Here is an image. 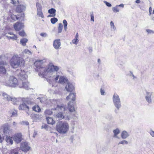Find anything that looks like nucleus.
<instances>
[{"instance_id": "f257e3e1", "label": "nucleus", "mask_w": 154, "mask_h": 154, "mask_svg": "<svg viewBox=\"0 0 154 154\" xmlns=\"http://www.w3.org/2000/svg\"><path fill=\"white\" fill-rule=\"evenodd\" d=\"M60 69L58 66L54 65L52 63H49L45 67L43 73L42 77H44L47 76L49 78H52L53 79H54L55 81H57L59 77L58 75H57L55 77L56 75L57 74V72Z\"/></svg>"}, {"instance_id": "f03ea898", "label": "nucleus", "mask_w": 154, "mask_h": 154, "mask_svg": "<svg viewBox=\"0 0 154 154\" xmlns=\"http://www.w3.org/2000/svg\"><path fill=\"white\" fill-rule=\"evenodd\" d=\"M62 100L57 99L54 100L52 102L54 104L56 103L57 105L56 107L53 109L57 110L59 112L56 114V116L57 118H58L59 119H65L66 120H70L72 118V117L70 116H66V117H65L64 115V113L67 110L68 108L65 107L64 104L62 103Z\"/></svg>"}, {"instance_id": "7ed1b4c3", "label": "nucleus", "mask_w": 154, "mask_h": 154, "mask_svg": "<svg viewBox=\"0 0 154 154\" xmlns=\"http://www.w3.org/2000/svg\"><path fill=\"white\" fill-rule=\"evenodd\" d=\"M17 74L19 78L20 79L19 87L20 88H23L26 90H28L29 88V83L26 80L27 78V75L26 74L24 71L20 70L19 72L17 71Z\"/></svg>"}, {"instance_id": "20e7f679", "label": "nucleus", "mask_w": 154, "mask_h": 154, "mask_svg": "<svg viewBox=\"0 0 154 154\" xmlns=\"http://www.w3.org/2000/svg\"><path fill=\"white\" fill-rule=\"evenodd\" d=\"M45 61V59L38 60L34 63L35 66L36 67V69H35L36 71L39 72L40 73H38V75L41 77L45 68L44 63Z\"/></svg>"}, {"instance_id": "39448f33", "label": "nucleus", "mask_w": 154, "mask_h": 154, "mask_svg": "<svg viewBox=\"0 0 154 154\" xmlns=\"http://www.w3.org/2000/svg\"><path fill=\"white\" fill-rule=\"evenodd\" d=\"M23 60L19 57L18 55L15 54L13 56L10 61L11 66L14 68L18 67L23 62Z\"/></svg>"}, {"instance_id": "423d86ee", "label": "nucleus", "mask_w": 154, "mask_h": 154, "mask_svg": "<svg viewBox=\"0 0 154 154\" xmlns=\"http://www.w3.org/2000/svg\"><path fill=\"white\" fill-rule=\"evenodd\" d=\"M69 124L66 122H59L56 126L57 131L60 133L64 134L69 130Z\"/></svg>"}, {"instance_id": "0eeeda50", "label": "nucleus", "mask_w": 154, "mask_h": 154, "mask_svg": "<svg viewBox=\"0 0 154 154\" xmlns=\"http://www.w3.org/2000/svg\"><path fill=\"white\" fill-rule=\"evenodd\" d=\"M19 84L20 81L18 82L17 79L13 76H10L8 80L5 83L6 86L13 88L19 86Z\"/></svg>"}, {"instance_id": "6e6552de", "label": "nucleus", "mask_w": 154, "mask_h": 154, "mask_svg": "<svg viewBox=\"0 0 154 154\" xmlns=\"http://www.w3.org/2000/svg\"><path fill=\"white\" fill-rule=\"evenodd\" d=\"M66 99L68 100H70L68 104V109L70 112H73L75 111V108L73 105V102L72 101H74L75 99V95L74 93H70L69 95L66 97Z\"/></svg>"}, {"instance_id": "1a4fd4ad", "label": "nucleus", "mask_w": 154, "mask_h": 154, "mask_svg": "<svg viewBox=\"0 0 154 154\" xmlns=\"http://www.w3.org/2000/svg\"><path fill=\"white\" fill-rule=\"evenodd\" d=\"M112 100L116 108L117 109H115V112L117 113V110H119L121 107V103L120 98L119 95L116 93H115L113 96Z\"/></svg>"}, {"instance_id": "9d476101", "label": "nucleus", "mask_w": 154, "mask_h": 154, "mask_svg": "<svg viewBox=\"0 0 154 154\" xmlns=\"http://www.w3.org/2000/svg\"><path fill=\"white\" fill-rule=\"evenodd\" d=\"M20 148L22 151L26 152L29 150L30 147L28 143L25 142L20 144Z\"/></svg>"}, {"instance_id": "9b49d317", "label": "nucleus", "mask_w": 154, "mask_h": 154, "mask_svg": "<svg viewBox=\"0 0 154 154\" xmlns=\"http://www.w3.org/2000/svg\"><path fill=\"white\" fill-rule=\"evenodd\" d=\"M13 140L17 143L21 142L22 140V135L21 133H17L15 134L13 136Z\"/></svg>"}, {"instance_id": "f8f14e48", "label": "nucleus", "mask_w": 154, "mask_h": 154, "mask_svg": "<svg viewBox=\"0 0 154 154\" xmlns=\"http://www.w3.org/2000/svg\"><path fill=\"white\" fill-rule=\"evenodd\" d=\"M154 96V93L152 92H147L146 93L145 98L146 101L149 103L152 102L151 97Z\"/></svg>"}, {"instance_id": "ddd939ff", "label": "nucleus", "mask_w": 154, "mask_h": 154, "mask_svg": "<svg viewBox=\"0 0 154 154\" xmlns=\"http://www.w3.org/2000/svg\"><path fill=\"white\" fill-rule=\"evenodd\" d=\"M24 25L23 23L17 22L14 25V27L16 31H19L23 28Z\"/></svg>"}, {"instance_id": "4468645a", "label": "nucleus", "mask_w": 154, "mask_h": 154, "mask_svg": "<svg viewBox=\"0 0 154 154\" xmlns=\"http://www.w3.org/2000/svg\"><path fill=\"white\" fill-rule=\"evenodd\" d=\"M65 89L68 92H72L74 90V87L72 83L68 82L65 87Z\"/></svg>"}, {"instance_id": "2eb2a0df", "label": "nucleus", "mask_w": 154, "mask_h": 154, "mask_svg": "<svg viewBox=\"0 0 154 154\" xmlns=\"http://www.w3.org/2000/svg\"><path fill=\"white\" fill-rule=\"evenodd\" d=\"M31 117L33 121L38 122L41 119L42 116L39 114H33L31 115Z\"/></svg>"}, {"instance_id": "dca6fc26", "label": "nucleus", "mask_w": 154, "mask_h": 154, "mask_svg": "<svg viewBox=\"0 0 154 154\" xmlns=\"http://www.w3.org/2000/svg\"><path fill=\"white\" fill-rule=\"evenodd\" d=\"M26 5H18L16 8V11L18 12H22L25 11Z\"/></svg>"}, {"instance_id": "f3484780", "label": "nucleus", "mask_w": 154, "mask_h": 154, "mask_svg": "<svg viewBox=\"0 0 154 154\" xmlns=\"http://www.w3.org/2000/svg\"><path fill=\"white\" fill-rule=\"evenodd\" d=\"M53 45L55 49L56 50L59 49L61 46L60 40L56 39L55 40L54 42Z\"/></svg>"}, {"instance_id": "a211bd4d", "label": "nucleus", "mask_w": 154, "mask_h": 154, "mask_svg": "<svg viewBox=\"0 0 154 154\" xmlns=\"http://www.w3.org/2000/svg\"><path fill=\"white\" fill-rule=\"evenodd\" d=\"M30 108H31L30 106H29L26 104L24 103H23L20 105L19 107V109L20 110H22L27 109L28 110Z\"/></svg>"}, {"instance_id": "6ab92c4d", "label": "nucleus", "mask_w": 154, "mask_h": 154, "mask_svg": "<svg viewBox=\"0 0 154 154\" xmlns=\"http://www.w3.org/2000/svg\"><path fill=\"white\" fill-rule=\"evenodd\" d=\"M13 139L12 137L7 136L5 138V140L8 145H11L13 143Z\"/></svg>"}, {"instance_id": "aec40b11", "label": "nucleus", "mask_w": 154, "mask_h": 154, "mask_svg": "<svg viewBox=\"0 0 154 154\" xmlns=\"http://www.w3.org/2000/svg\"><path fill=\"white\" fill-rule=\"evenodd\" d=\"M3 133L5 135L7 136L11 133V131L9 128L5 127L4 128Z\"/></svg>"}, {"instance_id": "412c9836", "label": "nucleus", "mask_w": 154, "mask_h": 154, "mask_svg": "<svg viewBox=\"0 0 154 154\" xmlns=\"http://www.w3.org/2000/svg\"><path fill=\"white\" fill-rule=\"evenodd\" d=\"M119 7H121L123 8L124 7V5L123 4H121L120 5H117L115 7H113L112 9L114 13H117L119 12V10L118 8Z\"/></svg>"}, {"instance_id": "4be33fe9", "label": "nucleus", "mask_w": 154, "mask_h": 154, "mask_svg": "<svg viewBox=\"0 0 154 154\" xmlns=\"http://www.w3.org/2000/svg\"><path fill=\"white\" fill-rule=\"evenodd\" d=\"M11 19H22L24 18V14H20L18 17H17L16 16L12 14L11 16Z\"/></svg>"}, {"instance_id": "5701e85b", "label": "nucleus", "mask_w": 154, "mask_h": 154, "mask_svg": "<svg viewBox=\"0 0 154 154\" xmlns=\"http://www.w3.org/2000/svg\"><path fill=\"white\" fill-rule=\"evenodd\" d=\"M11 98H11L10 101H11L12 103L14 105L17 104L19 103L20 100V99L19 98H16L13 97H11Z\"/></svg>"}, {"instance_id": "b1692460", "label": "nucleus", "mask_w": 154, "mask_h": 154, "mask_svg": "<svg viewBox=\"0 0 154 154\" xmlns=\"http://www.w3.org/2000/svg\"><path fill=\"white\" fill-rule=\"evenodd\" d=\"M58 82L60 84H63L66 83H67L68 80L66 78L62 76L60 78Z\"/></svg>"}, {"instance_id": "393cba45", "label": "nucleus", "mask_w": 154, "mask_h": 154, "mask_svg": "<svg viewBox=\"0 0 154 154\" xmlns=\"http://www.w3.org/2000/svg\"><path fill=\"white\" fill-rule=\"evenodd\" d=\"M3 97V99L5 100H6L8 101H10V99L11 98V97L7 94L5 92H2L1 93ZM11 99H12V98H11Z\"/></svg>"}, {"instance_id": "a878e982", "label": "nucleus", "mask_w": 154, "mask_h": 154, "mask_svg": "<svg viewBox=\"0 0 154 154\" xmlns=\"http://www.w3.org/2000/svg\"><path fill=\"white\" fill-rule=\"evenodd\" d=\"M129 136V134L126 131H124L122 132L121 137L123 139L126 138Z\"/></svg>"}, {"instance_id": "bb28decb", "label": "nucleus", "mask_w": 154, "mask_h": 154, "mask_svg": "<svg viewBox=\"0 0 154 154\" xmlns=\"http://www.w3.org/2000/svg\"><path fill=\"white\" fill-rule=\"evenodd\" d=\"M46 120L47 123L48 124L53 125L55 123V121L53 120V119L50 117H47Z\"/></svg>"}, {"instance_id": "cd10ccee", "label": "nucleus", "mask_w": 154, "mask_h": 154, "mask_svg": "<svg viewBox=\"0 0 154 154\" xmlns=\"http://www.w3.org/2000/svg\"><path fill=\"white\" fill-rule=\"evenodd\" d=\"M79 35L78 33H77L75 35V39L72 40V43L75 44L77 45L79 42Z\"/></svg>"}, {"instance_id": "c85d7f7f", "label": "nucleus", "mask_w": 154, "mask_h": 154, "mask_svg": "<svg viewBox=\"0 0 154 154\" xmlns=\"http://www.w3.org/2000/svg\"><path fill=\"white\" fill-rule=\"evenodd\" d=\"M53 109L55 108L52 109L51 110L50 109H47L45 111V113L46 115H50L52 114L53 112L52 110H55V109L54 110Z\"/></svg>"}, {"instance_id": "c756f323", "label": "nucleus", "mask_w": 154, "mask_h": 154, "mask_svg": "<svg viewBox=\"0 0 154 154\" xmlns=\"http://www.w3.org/2000/svg\"><path fill=\"white\" fill-rule=\"evenodd\" d=\"M28 41V39L25 38H23L20 39V44L23 46H25L26 43Z\"/></svg>"}, {"instance_id": "7c9ffc66", "label": "nucleus", "mask_w": 154, "mask_h": 154, "mask_svg": "<svg viewBox=\"0 0 154 154\" xmlns=\"http://www.w3.org/2000/svg\"><path fill=\"white\" fill-rule=\"evenodd\" d=\"M10 116L11 117H16L17 116V112L15 110L10 111Z\"/></svg>"}, {"instance_id": "2f4dec72", "label": "nucleus", "mask_w": 154, "mask_h": 154, "mask_svg": "<svg viewBox=\"0 0 154 154\" xmlns=\"http://www.w3.org/2000/svg\"><path fill=\"white\" fill-rule=\"evenodd\" d=\"M8 34L12 35V36H7L9 39H12L13 40H16L17 39V36L13 34L12 33L10 32L8 33Z\"/></svg>"}, {"instance_id": "473e14b6", "label": "nucleus", "mask_w": 154, "mask_h": 154, "mask_svg": "<svg viewBox=\"0 0 154 154\" xmlns=\"http://www.w3.org/2000/svg\"><path fill=\"white\" fill-rule=\"evenodd\" d=\"M56 10L55 9L53 8H52L49 9L48 10V13L50 14H53L54 15H56Z\"/></svg>"}, {"instance_id": "72a5a7b5", "label": "nucleus", "mask_w": 154, "mask_h": 154, "mask_svg": "<svg viewBox=\"0 0 154 154\" xmlns=\"http://www.w3.org/2000/svg\"><path fill=\"white\" fill-rule=\"evenodd\" d=\"M33 110L36 112H39L41 111L40 107L38 105H35L32 108Z\"/></svg>"}, {"instance_id": "f704fd0d", "label": "nucleus", "mask_w": 154, "mask_h": 154, "mask_svg": "<svg viewBox=\"0 0 154 154\" xmlns=\"http://www.w3.org/2000/svg\"><path fill=\"white\" fill-rule=\"evenodd\" d=\"M113 132L114 134V137L116 138H118L117 135L118 134H119L120 133L119 130L117 128L116 129L113 130Z\"/></svg>"}, {"instance_id": "c9c22d12", "label": "nucleus", "mask_w": 154, "mask_h": 154, "mask_svg": "<svg viewBox=\"0 0 154 154\" xmlns=\"http://www.w3.org/2000/svg\"><path fill=\"white\" fill-rule=\"evenodd\" d=\"M110 25L111 26V29L112 30L115 31L116 29V28L113 22L111 21L110 22Z\"/></svg>"}, {"instance_id": "e433bc0d", "label": "nucleus", "mask_w": 154, "mask_h": 154, "mask_svg": "<svg viewBox=\"0 0 154 154\" xmlns=\"http://www.w3.org/2000/svg\"><path fill=\"white\" fill-rule=\"evenodd\" d=\"M63 26L62 23H60L59 24V26L58 29V32L59 33H61L62 31Z\"/></svg>"}, {"instance_id": "4c0bfd02", "label": "nucleus", "mask_w": 154, "mask_h": 154, "mask_svg": "<svg viewBox=\"0 0 154 154\" xmlns=\"http://www.w3.org/2000/svg\"><path fill=\"white\" fill-rule=\"evenodd\" d=\"M18 33L19 35L22 37H25L26 36V33L23 30L19 32Z\"/></svg>"}, {"instance_id": "58836bf2", "label": "nucleus", "mask_w": 154, "mask_h": 154, "mask_svg": "<svg viewBox=\"0 0 154 154\" xmlns=\"http://www.w3.org/2000/svg\"><path fill=\"white\" fill-rule=\"evenodd\" d=\"M36 7L37 11H41L42 10V7L41 5L39 3H38L36 4Z\"/></svg>"}, {"instance_id": "ea45409f", "label": "nucleus", "mask_w": 154, "mask_h": 154, "mask_svg": "<svg viewBox=\"0 0 154 154\" xmlns=\"http://www.w3.org/2000/svg\"><path fill=\"white\" fill-rule=\"evenodd\" d=\"M37 15L39 17H40L41 18H44V16L42 11H37Z\"/></svg>"}, {"instance_id": "a19ab883", "label": "nucleus", "mask_w": 154, "mask_h": 154, "mask_svg": "<svg viewBox=\"0 0 154 154\" xmlns=\"http://www.w3.org/2000/svg\"><path fill=\"white\" fill-rule=\"evenodd\" d=\"M22 53L24 54H28L31 55L32 54L31 52L29 50L27 49H25L22 52Z\"/></svg>"}, {"instance_id": "79ce46f5", "label": "nucleus", "mask_w": 154, "mask_h": 154, "mask_svg": "<svg viewBox=\"0 0 154 154\" xmlns=\"http://www.w3.org/2000/svg\"><path fill=\"white\" fill-rule=\"evenodd\" d=\"M63 23L64 24V28L65 31L67 29V22L66 21V20H63Z\"/></svg>"}, {"instance_id": "37998d69", "label": "nucleus", "mask_w": 154, "mask_h": 154, "mask_svg": "<svg viewBox=\"0 0 154 154\" xmlns=\"http://www.w3.org/2000/svg\"><path fill=\"white\" fill-rule=\"evenodd\" d=\"M128 143V142L127 141L125 140H122V141H121V142H119V143L118 144H119V145L120 144H122L123 145L127 144Z\"/></svg>"}, {"instance_id": "c03bdc74", "label": "nucleus", "mask_w": 154, "mask_h": 154, "mask_svg": "<svg viewBox=\"0 0 154 154\" xmlns=\"http://www.w3.org/2000/svg\"><path fill=\"white\" fill-rule=\"evenodd\" d=\"M42 128L48 130V126L46 124H43L42 126Z\"/></svg>"}, {"instance_id": "a18cd8bd", "label": "nucleus", "mask_w": 154, "mask_h": 154, "mask_svg": "<svg viewBox=\"0 0 154 154\" xmlns=\"http://www.w3.org/2000/svg\"><path fill=\"white\" fill-rule=\"evenodd\" d=\"M146 32L148 33L149 34H154V31L153 30H150L149 29H146Z\"/></svg>"}, {"instance_id": "49530a36", "label": "nucleus", "mask_w": 154, "mask_h": 154, "mask_svg": "<svg viewBox=\"0 0 154 154\" xmlns=\"http://www.w3.org/2000/svg\"><path fill=\"white\" fill-rule=\"evenodd\" d=\"M11 154H18V152L16 149H13L11 150Z\"/></svg>"}, {"instance_id": "de8ad7c7", "label": "nucleus", "mask_w": 154, "mask_h": 154, "mask_svg": "<svg viewBox=\"0 0 154 154\" xmlns=\"http://www.w3.org/2000/svg\"><path fill=\"white\" fill-rule=\"evenodd\" d=\"M34 104V103L30 101H27V105L31 107V105H33Z\"/></svg>"}, {"instance_id": "09e8293b", "label": "nucleus", "mask_w": 154, "mask_h": 154, "mask_svg": "<svg viewBox=\"0 0 154 154\" xmlns=\"http://www.w3.org/2000/svg\"><path fill=\"white\" fill-rule=\"evenodd\" d=\"M55 15H54L53 14H50L48 15L47 16L48 18H49V17H53L51 19H57V18L55 17H54L55 16Z\"/></svg>"}, {"instance_id": "8fccbe9b", "label": "nucleus", "mask_w": 154, "mask_h": 154, "mask_svg": "<svg viewBox=\"0 0 154 154\" xmlns=\"http://www.w3.org/2000/svg\"><path fill=\"white\" fill-rule=\"evenodd\" d=\"M20 123L21 125H28L29 124V123L27 121H22Z\"/></svg>"}, {"instance_id": "3c124183", "label": "nucleus", "mask_w": 154, "mask_h": 154, "mask_svg": "<svg viewBox=\"0 0 154 154\" xmlns=\"http://www.w3.org/2000/svg\"><path fill=\"white\" fill-rule=\"evenodd\" d=\"M40 35L42 37H46L48 36V35L46 33L42 32L40 34Z\"/></svg>"}, {"instance_id": "603ef678", "label": "nucleus", "mask_w": 154, "mask_h": 154, "mask_svg": "<svg viewBox=\"0 0 154 154\" xmlns=\"http://www.w3.org/2000/svg\"><path fill=\"white\" fill-rule=\"evenodd\" d=\"M104 3L108 7H111L112 6L111 4L109 3L106 2V1H104Z\"/></svg>"}, {"instance_id": "864d4df0", "label": "nucleus", "mask_w": 154, "mask_h": 154, "mask_svg": "<svg viewBox=\"0 0 154 154\" xmlns=\"http://www.w3.org/2000/svg\"><path fill=\"white\" fill-rule=\"evenodd\" d=\"M11 3L13 4H16L17 2H18V0H11Z\"/></svg>"}, {"instance_id": "5fc2aeb1", "label": "nucleus", "mask_w": 154, "mask_h": 154, "mask_svg": "<svg viewBox=\"0 0 154 154\" xmlns=\"http://www.w3.org/2000/svg\"><path fill=\"white\" fill-rule=\"evenodd\" d=\"M151 135L154 137V131H151L149 132Z\"/></svg>"}, {"instance_id": "6e6d98bb", "label": "nucleus", "mask_w": 154, "mask_h": 154, "mask_svg": "<svg viewBox=\"0 0 154 154\" xmlns=\"http://www.w3.org/2000/svg\"><path fill=\"white\" fill-rule=\"evenodd\" d=\"M57 20H51V23L53 24L57 22Z\"/></svg>"}, {"instance_id": "4d7b16f0", "label": "nucleus", "mask_w": 154, "mask_h": 154, "mask_svg": "<svg viewBox=\"0 0 154 154\" xmlns=\"http://www.w3.org/2000/svg\"><path fill=\"white\" fill-rule=\"evenodd\" d=\"M100 93L102 95H104L105 92L104 90H102V89H100Z\"/></svg>"}, {"instance_id": "13d9d810", "label": "nucleus", "mask_w": 154, "mask_h": 154, "mask_svg": "<svg viewBox=\"0 0 154 154\" xmlns=\"http://www.w3.org/2000/svg\"><path fill=\"white\" fill-rule=\"evenodd\" d=\"M152 10V8L151 7H150L149 8V11L150 14H151V11Z\"/></svg>"}, {"instance_id": "bf43d9fd", "label": "nucleus", "mask_w": 154, "mask_h": 154, "mask_svg": "<svg viewBox=\"0 0 154 154\" xmlns=\"http://www.w3.org/2000/svg\"><path fill=\"white\" fill-rule=\"evenodd\" d=\"M3 140V138L2 137L1 134H0V143H1L2 142Z\"/></svg>"}, {"instance_id": "052dcab7", "label": "nucleus", "mask_w": 154, "mask_h": 154, "mask_svg": "<svg viewBox=\"0 0 154 154\" xmlns=\"http://www.w3.org/2000/svg\"><path fill=\"white\" fill-rule=\"evenodd\" d=\"M135 2L136 3L138 4L140 2V0H137Z\"/></svg>"}, {"instance_id": "680f3d73", "label": "nucleus", "mask_w": 154, "mask_h": 154, "mask_svg": "<svg viewBox=\"0 0 154 154\" xmlns=\"http://www.w3.org/2000/svg\"><path fill=\"white\" fill-rule=\"evenodd\" d=\"M131 75L133 77V79H134L135 78L134 75L132 73V72H131Z\"/></svg>"}, {"instance_id": "e2e57ef3", "label": "nucleus", "mask_w": 154, "mask_h": 154, "mask_svg": "<svg viewBox=\"0 0 154 154\" xmlns=\"http://www.w3.org/2000/svg\"><path fill=\"white\" fill-rule=\"evenodd\" d=\"M17 123H16L15 122H14L13 123V125L14 126H15L17 125Z\"/></svg>"}, {"instance_id": "0e129e2a", "label": "nucleus", "mask_w": 154, "mask_h": 154, "mask_svg": "<svg viewBox=\"0 0 154 154\" xmlns=\"http://www.w3.org/2000/svg\"><path fill=\"white\" fill-rule=\"evenodd\" d=\"M94 16L93 15H91V19H94Z\"/></svg>"}, {"instance_id": "69168bd1", "label": "nucleus", "mask_w": 154, "mask_h": 154, "mask_svg": "<svg viewBox=\"0 0 154 154\" xmlns=\"http://www.w3.org/2000/svg\"><path fill=\"white\" fill-rule=\"evenodd\" d=\"M97 61H98V63H100V59H98Z\"/></svg>"}, {"instance_id": "338daca9", "label": "nucleus", "mask_w": 154, "mask_h": 154, "mask_svg": "<svg viewBox=\"0 0 154 154\" xmlns=\"http://www.w3.org/2000/svg\"><path fill=\"white\" fill-rule=\"evenodd\" d=\"M33 47H34L35 48H36V46H35V45H34L33 46Z\"/></svg>"}, {"instance_id": "774afa93", "label": "nucleus", "mask_w": 154, "mask_h": 154, "mask_svg": "<svg viewBox=\"0 0 154 154\" xmlns=\"http://www.w3.org/2000/svg\"><path fill=\"white\" fill-rule=\"evenodd\" d=\"M152 13H153V14H154V10H153V12H152Z\"/></svg>"}]
</instances>
